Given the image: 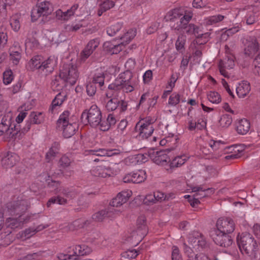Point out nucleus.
<instances>
[{
  "instance_id": "obj_64",
  "label": "nucleus",
  "mask_w": 260,
  "mask_h": 260,
  "mask_svg": "<svg viewBox=\"0 0 260 260\" xmlns=\"http://www.w3.org/2000/svg\"><path fill=\"white\" fill-rule=\"evenodd\" d=\"M246 23L248 25L253 24L257 18V16L253 12H249L246 16Z\"/></svg>"
},
{
  "instance_id": "obj_56",
  "label": "nucleus",
  "mask_w": 260,
  "mask_h": 260,
  "mask_svg": "<svg viewBox=\"0 0 260 260\" xmlns=\"http://www.w3.org/2000/svg\"><path fill=\"white\" fill-rule=\"evenodd\" d=\"M138 254V251L136 250L129 249L126 251L123 252L121 254V255L122 257L130 259L136 258Z\"/></svg>"
},
{
  "instance_id": "obj_42",
  "label": "nucleus",
  "mask_w": 260,
  "mask_h": 260,
  "mask_svg": "<svg viewBox=\"0 0 260 260\" xmlns=\"http://www.w3.org/2000/svg\"><path fill=\"white\" fill-rule=\"evenodd\" d=\"M28 119L32 124H39L41 123L44 120L42 113L40 112H32L29 116Z\"/></svg>"
},
{
  "instance_id": "obj_2",
  "label": "nucleus",
  "mask_w": 260,
  "mask_h": 260,
  "mask_svg": "<svg viewBox=\"0 0 260 260\" xmlns=\"http://www.w3.org/2000/svg\"><path fill=\"white\" fill-rule=\"evenodd\" d=\"M27 207V202L24 200L8 203L2 208L3 212H0V218L2 219L4 215L18 216L8 218L6 220V225L11 229L21 227L24 221L22 214L26 210Z\"/></svg>"
},
{
  "instance_id": "obj_57",
  "label": "nucleus",
  "mask_w": 260,
  "mask_h": 260,
  "mask_svg": "<svg viewBox=\"0 0 260 260\" xmlns=\"http://www.w3.org/2000/svg\"><path fill=\"white\" fill-rule=\"evenodd\" d=\"M172 260H183L180 250L176 246L172 248Z\"/></svg>"
},
{
  "instance_id": "obj_9",
  "label": "nucleus",
  "mask_w": 260,
  "mask_h": 260,
  "mask_svg": "<svg viewBox=\"0 0 260 260\" xmlns=\"http://www.w3.org/2000/svg\"><path fill=\"white\" fill-rule=\"evenodd\" d=\"M38 1V3L31 10V17L32 21L37 20L41 16H48L52 11V5L47 1Z\"/></svg>"
},
{
  "instance_id": "obj_23",
  "label": "nucleus",
  "mask_w": 260,
  "mask_h": 260,
  "mask_svg": "<svg viewBox=\"0 0 260 260\" xmlns=\"http://www.w3.org/2000/svg\"><path fill=\"white\" fill-rule=\"evenodd\" d=\"M164 198V194L162 192L155 191L153 193L147 194L144 199V203L147 205H151L163 200Z\"/></svg>"
},
{
  "instance_id": "obj_6",
  "label": "nucleus",
  "mask_w": 260,
  "mask_h": 260,
  "mask_svg": "<svg viewBox=\"0 0 260 260\" xmlns=\"http://www.w3.org/2000/svg\"><path fill=\"white\" fill-rule=\"evenodd\" d=\"M155 121V119L151 117L140 120L135 127L138 137L141 139H146L151 136L154 129L153 124Z\"/></svg>"
},
{
  "instance_id": "obj_22",
  "label": "nucleus",
  "mask_w": 260,
  "mask_h": 260,
  "mask_svg": "<svg viewBox=\"0 0 260 260\" xmlns=\"http://www.w3.org/2000/svg\"><path fill=\"white\" fill-rule=\"evenodd\" d=\"M16 0H0V16L6 19L12 10Z\"/></svg>"
},
{
  "instance_id": "obj_12",
  "label": "nucleus",
  "mask_w": 260,
  "mask_h": 260,
  "mask_svg": "<svg viewBox=\"0 0 260 260\" xmlns=\"http://www.w3.org/2000/svg\"><path fill=\"white\" fill-rule=\"evenodd\" d=\"M217 230L214 234H228L234 232L235 228V224L233 220L230 218H219L216 224Z\"/></svg>"
},
{
  "instance_id": "obj_47",
  "label": "nucleus",
  "mask_w": 260,
  "mask_h": 260,
  "mask_svg": "<svg viewBox=\"0 0 260 260\" xmlns=\"http://www.w3.org/2000/svg\"><path fill=\"white\" fill-rule=\"evenodd\" d=\"M186 42V36L183 34L180 35L175 43L176 49L180 52H182L184 50V45Z\"/></svg>"
},
{
  "instance_id": "obj_29",
  "label": "nucleus",
  "mask_w": 260,
  "mask_h": 260,
  "mask_svg": "<svg viewBox=\"0 0 260 260\" xmlns=\"http://www.w3.org/2000/svg\"><path fill=\"white\" fill-rule=\"evenodd\" d=\"M146 234H142V232L136 230L132 232L130 236L127 238V241L133 246H137Z\"/></svg>"
},
{
  "instance_id": "obj_26",
  "label": "nucleus",
  "mask_w": 260,
  "mask_h": 260,
  "mask_svg": "<svg viewBox=\"0 0 260 260\" xmlns=\"http://www.w3.org/2000/svg\"><path fill=\"white\" fill-rule=\"evenodd\" d=\"M183 10L180 8H175L170 10L165 15V19L166 21H175L184 15Z\"/></svg>"
},
{
  "instance_id": "obj_41",
  "label": "nucleus",
  "mask_w": 260,
  "mask_h": 260,
  "mask_svg": "<svg viewBox=\"0 0 260 260\" xmlns=\"http://www.w3.org/2000/svg\"><path fill=\"white\" fill-rule=\"evenodd\" d=\"M178 79V77L176 73H173L172 74L170 78L168 81V84L166 85V88L168 89V90L164 92V95L165 94L167 95L172 92L173 89L175 86V83L176 82Z\"/></svg>"
},
{
  "instance_id": "obj_60",
  "label": "nucleus",
  "mask_w": 260,
  "mask_h": 260,
  "mask_svg": "<svg viewBox=\"0 0 260 260\" xmlns=\"http://www.w3.org/2000/svg\"><path fill=\"white\" fill-rule=\"evenodd\" d=\"M200 236V233L197 232L190 234L188 237V242L193 246H197V243Z\"/></svg>"
},
{
  "instance_id": "obj_63",
  "label": "nucleus",
  "mask_w": 260,
  "mask_h": 260,
  "mask_svg": "<svg viewBox=\"0 0 260 260\" xmlns=\"http://www.w3.org/2000/svg\"><path fill=\"white\" fill-rule=\"evenodd\" d=\"M209 145L213 150L218 149L222 150L223 149V145L220 143V141H215L213 140H210L209 142Z\"/></svg>"
},
{
  "instance_id": "obj_54",
  "label": "nucleus",
  "mask_w": 260,
  "mask_h": 260,
  "mask_svg": "<svg viewBox=\"0 0 260 260\" xmlns=\"http://www.w3.org/2000/svg\"><path fill=\"white\" fill-rule=\"evenodd\" d=\"M13 72L11 70H8L3 73V82L5 85L10 84L13 80Z\"/></svg>"
},
{
  "instance_id": "obj_16",
  "label": "nucleus",
  "mask_w": 260,
  "mask_h": 260,
  "mask_svg": "<svg viewBox=\"0 0 260 260\" xmlns=\"http://www.w3.org/2000/svg\"><path fill=\"white\" fill-rule=\"evenodd\" d=\"M149 157L152 159L154 162L158 165L165 166L170 162V158L168 155L165 152L161 151L150 150Z\"/></svg>"
},
{
  "instance_id": "obj_50",
  "label": "nucleus",
  "mask_w": 260,
  "mask_h": 260,
  "mask_svg": "<svg viewBox=\"0 0 260 260\" xmlns=\"http://www.w3.org/2000/svg\"><path fill=\"white\" fill-rule=\"evenodd\" d=\"M9 54L10 59L13 64L16 66L17 65L21 58V51H13L11 50V51H9Z\"/></svg>"
},
{
  "instance_id": "obj_34",
  "label": "nucleus",
  "mask_w": 260,
  "mask_h": 260,
  "mask_svg": "<svg viewBox=\"0 0 260 260\" xmlns=\"http://www.w3.org/2000/svg\"><path fill=\"white\" fill-rule=\"evenodd\" d=\"M136 35V30L135 28L129 29L122 36L120 37L119 39L120 43H123V47L129 43Z\"/></svg>"
},
{
  "instance_id": "obj_44",
  "label": "nucleus",
  "mask_w": 260,
  "mask_h": 260,
  "mask_svg": "<svg viewBox=\"0 0 260 260\" xmlns=\"http://www.w3.org/2000/svg\"><path fill=\"white\" fill-rule=\"evenodd\" d=\"M233 119L231 115L229 114H223L219 120V126L223 127H228L232 123Z\"/></svg>"
},
{
  "instance_id": "obj_3",
  "label": "nucleus",
  "mask_w": 260,
  "mask_h": 260,
  "mask_svg": "<svg viewBox=\"0 0 260 260\" xmlns=\"http://www.w3.org/2000/svg\"><path fill=\"white\" fill-rule=\"evenodd\" d=\"M79 77V73L76 66L72 63L64 64L60 71L58 76H55L54 79L52 81V86L58 90L62 88L60 85V82L74 85L76 83Z\"/></svg>"
},
{
  "instance_id": "obj_1",
  "label": "nucleus",
  "mask_w": 260,
  "mask_h": 260,
  "mask_svg": "<svg viewBox=\"0 0 260 260\" xmlns=\"http://www.w3.org/2000/svg\"><path fill=\"white\" fill-rule=\"evenodd\" d=\"M137 84V79L133 78L129 72L119 74L118 77L109 84L106 92L107 102L106 109L108 111H113L117 109L119 100L117 99L118 93L131 92L134 90Z\"/></svg>"
},
{
  "instance_id": "obj_38",
  "label": "nucleus",
  "mask_w": 260,
  "mask_h": 260,
  "mask_svg": "<svg viewBox=\"0 0 260 260\" xmlns=\"http://www.w3.org/2000/svg\"><path fill=\"white\" fill-rule=\"evenodd\" d=\"M259 49V44L255 39H252L249 41L245 48L246 53L250 55L257 51Z\"/></svg>"
},
{
  "instance_id": "obj_31",
  "label": "nucleus",
  "mask_w": 260,
  "mask_h": 260,
  "mask_svg": "<svg viewBox=\"0 0 260 260\" xmlns=\"http://www.w3.org/2000/svg\"><path fill=\"white\" fill-rule=\"evenodd\" d=\"M60 145L57 142H54L46 154V159L48 161L53 160L59 153Z\"/></svg>"
},
{
  "instance_id": "obj_15",
  "label": "nucleus",
  "mask_w": 260,
  "mask_h": 260,
  "mask_svg": "<svg viewBox=\"0 0 260 260\" xmlns=\"http://www.w3.org/2000/svg\"><path fill=\"white\" fill-rule=\"evenodd\" d=\"M99 44L100 40L98 38L90 40L81 52L80 59L82 61H85L92 54Z\"/></svg>"
},
{
  "instance_id": "obj_13",
  "label": "nucleus",
  "mask_w": 260,
  "mask_h": 260,
  "mask_svg": "<svg viewBox=\"0 0 260 260\" xmlns=\"http://www.w3.org/2000/svg\"><path fill=\"white\" fill-rule=\"evenodd\" d=\"M146 174L144 170H137L126 174L123 178V181L126 183H140L146 180Z\"/></svg>"
},
{
  "instance_id": "obj_28",
  "label": "nucleus",
  "mask_w": 260,
  "mask_h": 260,
  "mask_svg": "<svg viewBox=\"0 0 260 260\" xmlns=\"http://www.w3.org/2000/svg\"><path fill=\"white\" fill-rule=\"evenodd\" d=\"M250 128V123L246 119H242L238 121L236 126V131L239 134L246 135Z\"/></svg>"
},
{
  "instance_id": "obj_53",
  "label": "nucleus",
  "mask_w": 260,
  "mask_h": 260,
  "mask_svg": "<svg viewBox=\"0 0 260 260\" xmlns=\"http://www.w3.org/2000/svg\"><path fill=\"white\" fill-rule=\"evenodd\" d=\"M100 3V2H98ZM101 3L99 5V7L102 9L104 11H108L110 9L113 8L115 6V2L112 0H106Z\"/></svg>"
},
{
  "instance_id": "obj_40",
  "label": "nucleus",
  "mask_w": 260,
  "mask_h": 260,
  "mask_svg": "<svg viewBox=\"0 0 260 260\" xmlns=\"http://www.w3.org/2000/svg\"><path fill=\"white\" fill-rule=\"evenodd\" d=\"M88 220L84 219H78L69 225V229L72 231L77 230L84 228L86 224H89Z\"/></svg>"
},
{
  "instance_id": "obj_11",
  "label": "nucleus",
  "mask_w": 260,
  "mask_h": 260,
  "mask_svg": "<svg viewBox=\"0 0 260 260\" xmlns=\"http://www.w3.org/2000/svg\"><path fill=\"white\" fill-rule=\"evenodd\" d=\"M14 124L12 123V117L11 116L7 115L3 117L0 123V136L4 135L7 138H13L18 132L15 131Z\"/></svg>"
},
{
  "instance_id": "obj_46",
  "label": "nucleus",
  "mask_w": 260,
  "mask_h": 260,
  "mask_svg": "<svg viewBox=\"0 0 260 260\" xmlns=\"http://www.w3.org/2000/svg\"><path fill=\"white\" fill-rule=\"evenodd\" d=\"M234 57L232 54L228 55L223 60H220L219 64H222L223 67L227 69H233L235 66Z\"/></svg>"
},
{
  "instance_id": "obj_20",
  "label": "nucleus",
  "mask_w": 260,
  "mask_h": 260,
  "mask_svg": "<svg viewBox=\"0 0 260 260\" xmlns=\"http://www.w3.org/2000/svg\"><path fill=\"white\" fill-rule=\"evenodd\" d=\"M132 194L131 191H122L117 194L110 202V205L113 207H118L125 203Z\"/></svg>"
},
{
  "instance_id": "obj_36",
  "label": "nucleus",
  "mask_w": 260,
  "mask_h": 260,
  "mask_svg": "<svg viewBox=\"0 0 260 260\" xmlns=\"http://www.w3.org/2000/svg\"><path fill=\"white\" fill-rule=\"evenodd\" d=\"M48 178H49V176ZM46 181L50 191L54 192L55 193H61L62 189H63V188L60 186V183L58 181H54L52 179L50 180L49 178Z\"/></svg>"
},
{
  "instance_id": "obj_33",
  "label": "nucleus",
  "mask_w": 260,
  "mask_h": 260,
  "mask_svg": "<svg viewBox=\"0 0 260 260\" xmlns=\"http://www.w3.org/2000/svg\"><path fill=\"white\" fill-rule=\"evenodd\" d=\"M66 99V95L64 93H58L52 102L51 106L49 109L52 113L54 112L56 107L60 106Z\"/></svg>"
},
{
  "instance_id": "obj_27",
  "label": "nucleus",
  "mask_w": 260,
  "mask_h": 260,
  "mask_svg": "<svg viewBox=\"0 0 260 260\" xmlns=\"http://www.w3.org/2000/svg\"><path fill=\"white\" fill-rule=\"evenodd\" d=\"M188 157L185 155H179L174 157L170 162L169 168H167L168 171H172L174 169L180 167L187 160Z\"/></svg>"
},
{
  "instance_id": "obj_7",
  "label": "nucleus",
  "mask_w": 260,
  "mask_h": 260,
  "mask_svg": "<svg viewBox=\"0 0 260 260\" xmlns=\"http://www.w3.org/2000/svg\"><path fill=\"white\" fill-rule=\"evenodd\" d=\"M102 113L96 105H92L89 110H85L81 115L82 121H87L92 127L98 126L102 119Z\"/></svg>"
},
{
  "instance_id": "obj_39",
  "label": "nucleus",
  "mask_w": 260,
  "mask_h": 260,
  "mask_svg": "<svg viewBox=\"0 0 260 260\" xmlns=\"http://www.w3.org/2000/svg\"><path fill=\"white\" fill-rule=\"evenodd\" d=\"M105 75L102 71H97L93 76L92 83L102 87L104 84Z\"/></svg>"
},
{
  "instance_id": "obj_24",
  "label": "nucleus",
  "mask_w": 260,
  "mask_h": 260,
  "mask_svg": "<svg viewBox=\"0 0 260 260\" xmlns=\"http://www.w3.org/2000/svg\"><path fill=\"white\" fill-rule=\"evenodd\" d=\"M250 89V83L246 81H242L237 86L236 93L239 98H244L249 94Z\"/></svg>"
},
{
  "instance_id": "obj_62",
  "label": "nucleus",
  "mask_w": 260,
  "mask_h": 260,
  "mask_svg": "<svg viewBox=\"0 0 260 260\" xmlns=\"http://www.w3.org/2000/svg\"><path fill=\"white\" fill-rule=\"evenodd\" d=\"M58 260H76V256L74 253H59L58 255Z\"/></svg>"
},
{
  "instance_id": "obj_58",
  "label": "nucleus",
  "mask_w": 260,
  "mask_h": 260,
  "mask_svg": "<svg viewBox=\"0 0 260 260\" xmlns=\"http://www.w3.org/2000/svg\"><path fill=\"white\" fill-rule=\"evenodd\" d=\"M82 25L81 23H72L66 26L65 29L68 31H76L79 30Z\"/></svg>"
},
{
  "instance_id": "obj_61",
  "label": "nucleus",
  "mask_w": 260,
  "mask_h": 260,
  "mask_svg": "<svg viewBox=\"0 0 260 260\" xmlns=\"http://www.w3.org/2000/svg\"><path fill=\"white\" fill-rule=\"evenodd\" d=\"M253 64L254 66L253 72L255 74L260 75V53L254 58Z\"/></svg>"
},
{
  "instance_id": "obj_18",
  "label": "nucleus",
  "mask_w": 260,
  "mask_h": 260,
  "mask_svg": "<svg viewBox=\"0 0 260 260\" xmlns=\"http://www.w3.org/2000/svg\"><path fill=\"white\" fill-rule=\"evenodd\" d=\"M49 226L47 224H40L37 227H29L24 231L19 232L17 234V237L22 240L28 239L35 235L37 232L43 230Z\"/></svg>"
},
{
  "instance_id": "obj_43",
  "label": "nucleus",
  "mask_w": 260,
  "mask_h": 260,
  "mask_svg": "<svg viewBox=\"0 0 260 260\" xmlns=\"http://www.w3.org/2000/svg\"><path fill=\"white\" fill-rule=\"evenodd\" d=\"M123 23L117 22L107 28V34L110 37L114 36L122 28Z\"/></svg>"
},
{
  "instance_id": "obj_21",
  "label": "nucleus",
  "mask_w": 260,
  "mask_h": 260,
  "mask_svg": "<svg viewBox=\"0 0 260 260\" xmlns=\"http://www.w3.org/2000/svg\"><path fill=\"white\" fill-rule=\"evenodd\" d=\"M212 238L214 242L221 247H228L233 243V239L230 235L224 234H213Z\"/></svg>"
},
{
  "instance_id": "obj_51",
  "label": "nucleus",
  "mask_w": 260,
  "mask_h": 260,
  "mask_svg": "<svg viewBox=\"0 0 260 260\" xmlns=\"http://www.w3.org/2000/svg\"><path fill=\"white\" fill-rule=\"evenodd\" d=\"M8 35L6 30L0 27V51H2L8 42Z\"/></svg>"
},
{
  "instance_id": "obj_55",
  "label": "nucleus",
  "mask_w": 260,
  "mask_h": 260,
  "mask_svg": "<svg viewBox=\"0 0 260 260\" xmlns=\"http://www.w3.org/2000/svg\"><path fill=\"white\" fill-rule=\"evenodd\" d=\"M60 194H62L68 200V202L73 200L77 196V193L75 191H69L68 189H62Z\"/></svg>"
},
{
  "instance_id": "obj_32",
  "label": "nucleus",
  "mask_w": 260,
  "mask_h": 260,
  "mask_svg": "<svg viewBox=\"0 0 260 260\" xmlns=\"http://www.w3.org/2000/svg\"><path fill=\"white\" fill-rule=\"evenodd\" d=\"M92 174L94 176L105 178L109 175V169L103 166H99L91 170Z\"/></svg>"
},
{
  "instance_id": "obj_48",
  "label": "nucleus",
  "mask_w": 260,
  "mask_h": 260,
  "mask_svg": "<svg viewBox=\"0 0 260 260\" xmlns=\"http://www.w3.org/2000/svg\"><path fill=\"white\" fill-rule=\"evenodd\" d=\"M207 98L212 103L217 104L221 102V98L219 93L216 91H211L207 93Z\"/></svg>"
},
{
  "instance_id": "obj_17",
  "label": "nucleus",
  "mask_w": 260,
  "mask_h": 260,
  "mask_svg": "<svg viewBox=\"0 0 260 260\" xmlns=\"http://www.w3.org/2000/svg\"><path fill=\"white\" fill-rule=\"evenodd\" d=\"M123 43L117 42L116 40L106 41L103 44L104 50L111 55L118 54L123 49Z\"/></svg>"
},
{
  "instance_id": "obj_25",
  "label": "nucleus",
  "mask_w": 260,
  "mask_h": 260,
  "mask_svg": "<svg viewBox=\"0 0 260 260\" xmlns=\"http://www.w3.org/2000/svg\"><path fill=\"white\" fill-rule=\"evenodd\" d=\"M120 212L119 210L109 208L108 210L100 211L92 216V218L95 221H102L106 216L112 217V213L118 214Z\"/></svg>"
},
{
  "instance_id": "obj_45",
  "label": "nucleus",
  "mask_w": 260,
  "mask_h": 260,
  "mask_svg": "<svg viewBox=\"0 0 260 260\" xmlns=\"http://www.w3.org/2000/svg\"><path fill=\"white\" fill-rule=\"evenodd\" d=\"M224 16L221 15H217L209 16L204 20L205 23L207 25H214L223 20Z\"/></svg>"
},
{
  "instance_id": "obj_4",
  "label": "nucleus",
  "mask_w": 260,
  "mask_h": 260,
  "mask_svg": "<svg viewBox=\"0 0 260 260\" xmlns=\"http://www.w3.org/2000/svg\"><path fill=\"white\" fill-rule=\"evenodd\" d=\"M58 128L62 131L63 136L70 138L75 135L78 129V124L74 122L69 111H64L57 121Z\"/></svg>"
},
{
  "instance_id": "obj_10",
  "label": "nucleus",
  "mask_w": 260,
  "mask_h": 260,
  "mask_svg": "<svg viewBox=\"0 0 260 260\" xmlns=\"http://www.w3.org/2000/svg\"><path fill=\"white\" fill-rule=\"evenodd\" d=\"M193 16V14L191 11H186L184 15L181 18L180 21L176 23V26H174V29L178 31H181L185 29L186 33L189 35L196 34L198 33V28L193 24H188L189 21Z\"/></svg>"
},
{
  "instance_id": "obj_5",
  "label": "nucleus",
  "mask_w": 260,
  "mask_h": 260,
  "mask_svg": "<svg viewBox=\"0 0 260 260\" xmlns=\"http://www.w3.org/2000/svg\"><path fill=\"white\" fill-rule=\"evenodd\" d=\"M239 249L243 254L250 255L259 247L252 236L249 233H242L237 238Z\"/></svg>"
},
{
  "instance_id": "obj_14",
  "label": "nucleus",
  "mask_w": 260,
  "mask_h": 260,
  "mask_svg": "<svg viewBox=\"0 0 260 260\" xmlns=\"http://www.w3.org/2000/svg\"><path fill=\"white\" fill-rule=\"evenodd\" d=\"M19 160V156L15 153L8 152L1 156V165L4 169H8L12 168Z\"/></svg>"
},
{
  "instance_id": "obj_37",
  "label": "nucleus",
  "mask_w": 260,
  "mask_h": 260,
  "mask_svg": "<svg viewBox=\"0 0 260 260\" xmlns=\"http://www.w3.org/2000/svg\"><path fill=\"white\" fill-rule=\"evenodd\" d=\"M136 230L142 231V234H147L148 229L146 225V219L145 216L141 215L138 218Z\"/></svg>"
},
{
  "instance_id": "obj_19",
  "label": "nucleus",
  "mask_w": 260,
  "mask_h": 260,
  "mask_svg": "<svg viewBox=\"0 0 260 260\" xmlns=\"http://www.w3.org/2000/svg\"><path fill=\"white\" fill-rule=\"evenodd\" d=\"M79 8V5L75 4L73 5L70 9L66 11L63 12L60 9H58L55 12V16L57 19L67 21L71 19L72 17L74 16L76 11Z\"/></svg>"
},
{
  "instance_id": "obj_30",
  "label": "nucleus",
  "mask_w": 260,
  "mask_h": 260,
  "mask_svg": "<svg viewBox=\"0 0 260 260\" xmlns=\"http://www.w3.org/2000/svg\"><path fill=\"white\" fill-rule=\"evenodd\" d=\"M73 250L76 256L87 255L92 251L91 248L85 244L76 245L73 247Z\"/></svg>"
},
{
  "instance_id": "obj_35",
  "label": "nucleus",
  "mask_w": 260,
  "mask_h": 260,
  "mask_svg": "<svg viewBox=\"0 0 260 260\" xmlns=\"http://www.w3.org/2000/svg\"><path fill=\"white\" fill-rule=\"evenodd\" d=\"M136 66V61L134 59H133L132 58H129L127 59L126 62L125 63V67L126 69V70L124 71L123 73H120V74H124L126 72H129L132 75V76L133 78H135L137 79V84L134 86V89L136 87V86L138 85L139 83V79L137 76L133 75L132 72H131L132 70H133Z\"/></svg>"
},
{
  "instance_id": "obj_52",
  "label": "nucleus",
  "mask_w": 260,
  "mask_h": 260,
  "mask_svg": "<svg viewBox=\"0 0 260 260\" xmlns=\"http://www.w3.org/2000/svg\"><path fill=\"white\" fill-rule=\"evenodd\" d=\"M149 152L150 151H148V153H139L137 155L133 156L131 158L132 160H135L137 163L142 164L144 163L147 161L148 157H149Z\"/></svg>"
},
{
  "instance_id": "obj_49",
  "label": "nucleus",
  "mask_w": 260,
  "mask_h": 260,
  "mask_svg": "<svg viewBox=\"0 0 260 260\" xmlns=\"http://www.w3.org/2000/svg\"><path fill=\"white\" fill-rule=\"evenodd\" d=\"M180 101L184 102L185 100L181 99V96L178 93L174 92L170 96L168 104L171 106H175Z\"/></svg>"
},
{
  "instance_id": "obj_8",
  "label": "nucleus",
  "mask_w": 260,
  "mask_h": 260,
  "mask_svg": "<svg viewBox=\"0 0 260 260\" xmlns=\"http://www.w3.org/2000/svg\"><path fill=\"white\" fill-rule=\"evenodd\" d=\"M53 59L51 57L47 59L44 60L43 56L41 55H36L27 62L26 68L27 70L35 71L40 69L44 70L46 69L51 68L53 69L54 64Z\"/></svg>"
},
{
  "instance_id": "obj_59",
  "label": "nucleus",
  "mask_w": 260,
  "mask_h": 260,
  "mask_svg": "<svg viewBox=\"0 0 260 260\" xmlns=\"http://www.w3.org/2000/svg\"><path fill=\"white\" fill-rule=\"evenodd\" d=\"M153 79L152 71L150 70L146 71L143 76V81L145 84H149Z\"/></svg>"
}]
</instances>
